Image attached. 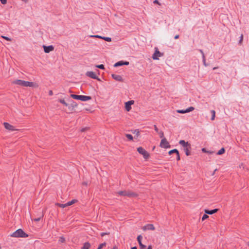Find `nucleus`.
<instances>
[{"instance_id":"f257e3e1","label":"nucleus","mask_w":249,"mask_h":249,"mask_svg":"<svg viewBox=\"0 0 249 249\" xmlns=\"http://www.w3.org/2000/svg\"><path fill=\"white\" fill-rule=\"evenodd\" d=\"M13 84L21 86L22 87H32L34 85V83L32 82L25 81L22 80L17 79L14 81Z\"/></svg>"},{"instance_id":"f03ea898","label":"nucleus","mask_w":249,"mask_h":249,"mask_svg":"<svg viewBox=\"0 0 249 249\" xmlns=\"http://www.w3.org/2000/svg\"><path fill=\"white\" fill-rule=\"evenodd\" d=\"M11 236L14 237L26 238L28 237V234L26 233L22 229H19L14 232Z\"/></svg>"},{"instance_id":"7ed1b4c3","label":"nucleus","mask_w":249,"mask_h":249,"mask_svg":"<svg viewBox=\"0 0 249 249\" xmlns=\"http://www.w3.org/2000/svg\"><path fill=\"white\" fill-rule=\"evenodd\" d=\"M71 97L74 99L81 100L82 101H87L91 99V97L89 96H86L82 95H76L71 94L70 95Z\"/></svg>"},{"instance_id":"20e7f679","label":"nucleus","mask_w":249,"mask_h":249,"mask_svg":"<svg viewBox=\"0 0 249 249\" xmlns=\"http://www.w3.org/2000/svg\"><path fill=\"white\" fill-rule=\"evenodd\" d=\"M137 151L142 155L145 159H147L149 157V153L142 147L137 148Z\"/></svg>"},{"instance_id":"39448f33","label":"nucleus","mask_w":249,"mask_h":249,"mask_svg":"<svg viewBox=\"0 0 249 249\" xmlns=\"http://www.w3.org/2000/svg\"><path fill=\"white\" fill-rule=\"evenodd\" d=\"M160 146L162 148H168L171 147L169 142L167 141V139L165 138H163L161 139Z\"/></svg>"},{"instance_id":"423d86ee","label":"nucleus","mask_w":249,"mask_h":249,"mask_svg":"<svg viewBox=\"0 0 249 249\" xmlns=\"http://www.w3.org/2000/svg\"><path fill=\"white\" fill-rule=\"evenodd\" d=\"M86 75L94 79L100 81V79L96 76L95 72L92 71H88L86 73Z\"/></svg>"},{"instance_id":"0eeeda50","label":"nucleus","mask_w":249,"mask_h":249,"mask_svg":"<svg viewBox=\"0 0 249 249\" xmlns=\"http://www.w3.org/2000/svg\"><path fill=\"white\" fill-rule=\"evenodd\" d=\"M195 109V108L193 107H190L186 109H178L177 110V112L181 114H184L186 113H188L191 111H193Z\"/></svg>"},{"instance_id":"6e6552de","label":"nucleus","mask_w":249,"mask_h":249,"mask_svg":"<svg viewBox=\"0 0 249 249\" xmlns=\"http://www.w3.org/2000/svg\"><path fill=\"white\" fill-rule=\"evenodd\" d=\"M156 50L155 51L154 53L152 55V58L154 60H158L159 59V57H160L162 55V53H161L158 49V48H156Z\"/></svg>"},{"instance_id":"1a4fd4ad","label":"nucleus","mask_w":249,"mask_h":249,"mask_svg":"<svg viewBox=\"0 0 249 249\" xmlns=\"http://www.w3.org/2000/svg\"><path fill=\"white\" fill-rule=\"evenodd\" d=\"M134 101L130 100L125 103V108L127 111H129L131 109V105H133Z\"/></svg>"},{"instance_id":"9d476101","label":"nucleus","mask_w":249,"mask_h":249,"mask_svg":"<svg viewBox=\"0 0 249 249\" xmlns=\"http://www.w3.org/2000/svg\"><path fill=\"white\" fill-rule=\"evenodd\" d=\"M142 229L143 231H145L147 230H152L153 231L155 230V227L153 224H148L143 226L142 228Z\"/></svg>"},{"instance_id":"9b49d317","label":"nucleus","mask_w":249,"mask_h":249,"mask_svg":"<svg viewBox=\"0 0 249 249\" xmlns=\"http://www.w3.org/2000/svg\"><path fill=\"white\" fill-rule=\"evenodd\" d=\"M43 48L45 53H49L50 52H52L54 50V47L53 45H50L48 46L43 45Z\"/></svg>"},{"instance_id":"f8f14e48","label":"nucleus","mask_w":249,"mask_h":249,"mask_svg":"<svg viewBox=\"0 0 249 249\" xmlns=\"http://www.w3.org/2000/svg\"><path fill=\"white\" fill-rule=\"evenodd\" d=\"M129 65V62L120 61L116 62V63H115V64L114 65V67H117L121 66L123 65Z\"/></svg>"},{"instance_id":"ddd939ff","label":"nucleus","mask_w":249,"mask_h":249,"mask_svg":"<svg viewBox=\"0 0 249 249\" xmlns=\"http://www.w3.org/2000/svg\"><path fill=\"white\" fill-rule=\"evenodd\" d=\"M3 125L4 126V127L7 130H9L10 131H14L16 130V129H15V127L14 126L11 125L10 124H9L8 123L4 122L3 123Z\"/></svg>"},{"instance_id":"4468645a","label":"nucleus","mask_w":249,"mask_h":249,"mask_svg":"<svg viewBox=\"0 0 249 249\" xmlns=\"http://www.w3.org/2000/svg\"><path fill=\"white\" fill-rule=\"evenodd\" d=\"M126 196L129 197H135L138 196V194L133 192L126 191Z\"/></svg>"},{"instance_id":"2eb2a0df","label":"nucleus","mask_w":249,"mask_h":249,"mask_svg":"<svg viewBox=\"0 0 249 249\" xmlns=\"http://www.w3.org/2000/svg\"><path fill=\"white\" fill-rule=\"evenodd\" d=\"M112 77L115 80L119 82H122L123 81V79L122 77L120 75H117L115 74H112L111 75Z\"/></svg>"},{"instance_id":"dca6fc26","label":"nucleus","mask_w":249,"mask_h":249,"mask_svg":"<svg viewBox=\"0 0 249 249\" xmlns=\"http://www.w3.org/2000/svg\"><path fill=\"white\" fill-rule=\"evenodd\" d=\"M179 144L182 146L184 148H185L189 146H190V143H189L188 142H185L184 140H180L179 141Z\"/></svg>"},{"instance_id":"f3484780","label":"nucleus","mask_w":249,"mask_h":249,"mask_svg":"<svg viewBox=\"0 0 249 249\" xmlns=\"http://www.w3.org/2000/svg\"><path fill=\"white\" fill-rule=\"evenodd\" d=\"M218 211V209H214L211 210H205V213L209 214H213L215 213H216Z\"/></svg>"},{"instance_id":"a211bd4d","label":"nucleus","mask_w":249,"mask_h":249,"mask_svg":"<svg viewBox=\"0 0 249 249\" xmlns=\"http://www.w3.org/2000/svg\"><path fill=\"white\" fill-rule=\"evenodd\" d=\"M191 149V145H190L189 147V146H188L183 148V150L185 152V154H186V156H189V155H191V153H190V150Z\"/></svg>"},{"instance_id":"6ab92c4d","label":"nucleus","mask_w":249,"mask_h":249,"mask_svg":"<svg viewBox=\"0 0 249 249\" xmlns=\"http://www.w3.org/2000/svg\"><path fill=\"white\" fill-rule=\"evenodd\" d=\"M90 246V244L89 242H87L84 244L83 247L81 248V249H89Z\"/></svg>"},{"instance_id":"aec40b11","label":"nucleus","mask_w":249,"mask_h":249,"mask_svg":"<svg viewBox=\"0 0 249 249\" xmlns=\"http://www.w3.org/2000/svg\"><path fill=\"white\" fill-rule=\"evenodd\" d=\"M77 107V104L75 102L72 101V103H71L70 106L69 107V108L71 107L72 109H73L75 107Z\"/></svg>"},{"instance_id":"412c9836","label":"nucleus","mask_w":249,"mask_h":249,"mask_svg":"<svg viewBox=\"0 0 249 249\" xmlns=\"http://www.w3.org/2000/svg\"><path fill=\"white\" fill-rule=\"evenodd\" d=\"M225 152V149L224 147L221 148L216 153L218 155H220L224 154Z\"/></svg>"},{"instance_id":"4be33fe9","label":"nucleus","mask_w":249,"mask_h":249,"mask_svg":"<svg viewBox=\"0 0 249 249\" xmlns=\"http://www.w3.org/2000/svg\"><path fill=\"white\" fill-rule=\"evenodd\" d=\"M201 150L203 153H208L209 154H212L214 153L213 151L207 150L205 148H202Z\"/></svg>"},{"instance_id":"5701e85b","label":"nucleus","mask_w":249,"mask_h":249,"mask_svg":"<svg viewBox=\"0 0 249 249\" xmlns=\"http://www.w3.org/2000/svg\"><path fill=\"white\" fill-rule=\"evenodd\" d=\"M178 152H179L178 151L177 149H172V150L169 151L168 152V154L170 155L172 154L173 153H176V154H178Z\"/></svg>"},{"instance_id":"b1692460","label":"nucleus","mask_w":249,"mask_h":249,"mask_svg":"<svg viewBox=\"0 0 249 249\" xmlns=\"http://www.w3.org/2000/svg\"><path fill=\"white\" fill-rule=\"evenodd\" d=\"M211 113L212 114L211 120L213 121L215 119V111L214 110H212L211 111Z\"/></svg>"},{"instance_id":"393cba45","label":"nucleus","mask_w":249,"mask_h":249,"mask_svg":"<svg viewBox=\"0 0 249 249\" xmlns=\"http://www.w3.org/2000/svg\"><path fill=\"white\" fill-rule=\"evenodd\" d=\"M59 102L62 104L63 105H64L66 107H68L69 105L65 101V100L64 99H59Z\"/></svg>"},{"instance_id":"a878e982","label":"nucleus","mask_w":249,"mask_h":249,"mask_svg":"<svg viewBox=\"0 0 249 249\" xmlns=\"http://www.w3.org/2000/svg\"><path fill=\"white\" fill-rule=\"evenodd\" d=\"M77 201V200L76 199H72V200L67 202V204L68 206H71L72 204L75 203Z\"/></svg>"},{"instance_id":"bb28decb","label":"nucleus","mask_w":249,"mask_h":249,"mask_svg":"<svg viewBox=\"0 0 249 249\" xmlns=\"http://www.w3.org/2000/svg\"><path fill=\"white\" fill-rule=\"evenodd\" d=\"M132 132L133 134H135L137 137L139 136L140 131H139V129H135L134 130H132Z\"/></svg>"},{"instance_id":"cd10ccee","label":"nucleus","mask_w":249,"mask_h":249,"mask_svg":"<svg viewBox=\"0 0 249 249\" xmlns=\"http://www.w3.org/2000/svg\"><path fill=\"white\" fill-rule=\"evenodd\" d=\"M56 205L61 208H65L68 206L67 203L65 204L57 203Z\"/></svg>"},{"instance_id":"c85d7f7f","label":"nucleus","mask_w":249,"mask_h":249,"mask_svg":"<svg viewBox=\"0 0 249 249\" xmlns=\"http://www.w3.org/2000/svg\"><path fill=\"white\" fill-rule=\"evenodd\" d=\"M126 191H122L118 192V194L120 196H126Z\"/></svg>"},{"instance_id":"c756f323","label":"nucleus","mask_w":249,"mask_h":249,"mask_svg":"<svg viewBox=\"0 0 249 249\" xmlns=\"http://www.w3.org/2000/svg\"><path fill=\"white\" fill-rule=\"evenodd\" d=\"M125 136L130 141L132 140L133 139V136L131 134H126Z\"/></svg>"},{"instance_id":"7c9ffc66","label":"nucleus","mask_w":249,"mask_h":249,"mask_svg":"<svg viewBox=\"0 0 249 249\" xmlns=\"http://www.w3.org/2000/svg\"><path fill=\"white\" fill-rule=\"evenodd\" d=\"M102 39H103L104 40L107 42H110L111 41V38L109 37L103 36V37H102Z\"/></svg>"},{"instance_id":"2f4dec72","label":"nucleus","mask_w":249,"mask_h":249,"mask_svg":"<svg viewBox=\"0 0 249 249\" xmlns=\"http://www.w3.org/2000/svg\"><path fill=\"white\" fill-rule=\"evenodd\" d=\"M142 236L141 235H139L138 236V237H137V241H138L139 244L140 243H142Z\"/></svg>"},{"instance_id":"473e14b6","label":"nucleus","mask_w":249,"mask_h":249,"mask_svg":"<svg viewBox=\"0 0 249 249\" xmlns=\"http://www.w3.org/2000/svg\"><path fill=\"white\" fill-rule=\"evenodd\" d=\"M43 217V214H41V216L39 217L36 218L34 219V220L35 221H39L40 220V219Z\"/></svg>"},{"instance_id":"72a5a7b5","label":"nucleus","mask_w":249,"mask_h":249,"mask_svg":"<svg viewBox=\"0 0 249 249\" xmlns=\"http://www.w3.org/2000/svg\"><path fill=\"white\" fill-rule=\"evenodd\" d=\"M106 243H102L99 246L97 249H102L104 247L106 246Z\"/></svg>"},{"instance_id":"f704fd0d","label":"nucleus","mask_w":249,"mask_h":249,"mask_svg":"<svg viewBox=\"0 0 249 249\" xmlns=\"http://www.w3.org/2000/svg\"><path fill=\"white\" fill-rule=\"evenodd\" d=\"M202 59H203V65L205 66V67H207L208 66V65L206 63V59H205V55H203V57H202Z\"/></svg>"},{"instance_id":"c9c22d12","label":"nucleus","mask_w":249,"mask_h":249,"mask_svg":"<svg viewBox=\"0 0 249 249\" xmlns=\"http://www.w3.org/2000/svg\"><path fill=\"white\" fill-rule=\"evenodd\" d=\"M59 242L60 243H64L65 242V239L64 237L61 236L59 239Z\"/></svg>"},{"instance_id":"e433bc0d","label":"nucleus","mask_w":249,"mask_h":249,"mask_svg":"<svg viewBox=\"0 0 249 249\" xmlns=\"http://www.w3.org/2000/svg\"><path fill=\"white\" fill-rule=\"evenodd\" d=\"M139 244L140 247V249H145L146 248V246L142 244V243H140Z\"/></svg>"},{"instance_id":"4c0bfd02","label":"nucleus","mask_w":249,"mask_h":249,"mask_svg":"<svg viewBox=\"0 0 249 249\" xmlns=\"http://www.w3.org/2000/svg\"><path fill=\"white\" fill-rule=\"evenodd\" d=\"M96 67L98 68H99L101 70H104L105 69V67H104V65H103V64H101V65H97L96 66Z\"/></svg>"},{"instance_id":"58836bf2","label":"nucleus","mask_w":249,"mask_h":249,"mask_svg":"<svg viewBox=\"0 0 249 249\" xmlns=\"http://www.w3.org/2000/svg\"><path fill=\"white\" fill-rule=\"evenodd\" d=\"M206 214H204L203 216L202 217V221H204L205 220V219H207L208 217H209V216L206 214Z\"/></svg>"},{"instance_id":"ea45409f","label":"nucleus","mask_w":249,"mask_h":249,"mask_svg":"<svg viewBox=\"0 0 249 249\" xmlns=\"http://www.w3.org/2000/svg\"><path fill=\"white\" fill-rule=\"evenodd\" d=\"M1 37H2L3 38L5 39V40H6L7 41H11V39L8 37L2 36Z\"/></svg>"},{"instance_id":"a19ab883","label":"nucleus","mask_w":249,"mask_h":249,"mask_svg":"<svg viewBox=\"0 0 249 249\" xmlns=\"http://www.w3.org/2000/svg\"><path fill=\"white\" fill-rule=\"evenodd\" d=\"M243 35H241V36L240 37V40L239 41V44H241L243 41Z\"/></svg>"},{"instance_id":"79ce46f5","label":"nucleus","mask_w":249,"mask_h":249,"mask_svg":"<svg viewBox=\"0 0 249 249\" xmlns=\"http://www.w3.org/2000/svg\"><path fill=\"white\" fill-rule=\"evenodd\" d=\"M160 138H162V139L164 138V133H163V132L162 131H160Z\"/></svg>"},{"instance_id":"37998d69","label":"nucleus","mask_w":249,"mask_h":249,"mask_svg":"<svg viewBox=\"0 0 249 249\" xmlns=\"http://www.w3.org/2000/svg\"><path fill=\"white\" fill-rule=\"evenodd\" d=\"M180 160V156H179V153L178 152V154H177V160L178 161V160Z\"/></svg>"},{"instance_id":"c03bdc74","label":"nucleus","mask_w":249,"mask_h":249,"mask_svg":"<svg viewBox=\"0 0 249 249\" xmlns=\"http://www.w3.org/2000/svg\"><path fill=\"white\" fill-rule=\"evenodd\" d=\"M0 1L3 4H5L7 3V0H0Z\"/></svg>"},{"instance_id":"a18cd8bd","label":"nucleus","mask_w":249,"mask_h":249,"mask_svg":"<svg viewBox=\"0 0 249 249\" xmlns=\"http://www.w3.org/2000/svg\"><path fill=\"white\" fill-rule=\"evenodd\" d=\"M153 3H155V4H158L159 5H160V3L159 2V1H158V0H155L154 1H153Z\"/></svg>"},{"instance_id":"49530a36","label":"nucleus","mask_w":249,"mask_h":249,"mask_svg":"<svg viewBox=\"0 0 249 249\" xmlns=\"http://www.w3.org/2000/svg\"><path fill=\"white\" fill-rule=\"evenodd\" d=\"M92 36V37H94L99 38H102V37H103V36H99V35Z\"/></svg>"},{"instance_id":"de8ad7c7","label":"nucleus","mask_w":249,"mask_h":249,"mask_svg":"<svg viewBox=\"0 0 249 249\" xmlns=\"http://www.w3.org/2000/svg\"><path fill=\"white\" fill-rule=\"evenodd\" d=\"M199 52L202 54V56L203 57V55H205L204 52L202 50L199 49Z\"/></svg>"},{"instance_id":"09e8293b","label":"nucleus","mask_w":249,"mask_h":249,"mask_svg":"<svg viewBox=\"0 0 249 249\" xmlns=\"http://www.w3.org/2000/svg\"><path fill=\"white\" fill-rule=\"evenodd\" d=\"M154 129L157 132H158L159 131V129L158 128V127H157V126L156 125H154Z\"/></svg>"},{"instance_id":"8fccbe9b","label":"nucleus","mask_w":249,"mask_h":249,"mask_svg":"<svg viewBox=\"0 0 249 249\" xmlns=\"http://www.w3.org/2000/svg\"><path fill=\"white\" fill-rule=\"evenodd\" d=\"M49 95L50 96H52V95H53V92L52 90H49Z\"/></svg>"},{"instance_id":"3c124183","label":"nucleus","mask_w":249,"mask_h":249,"mask_svg":"<svg viewBox=\"0 0 249 249\" xmlns=\"http://www.w3.org/2000/svg\"><path fill=\"white\" fill-rule=\"evenodd\" d=\"M88 129V128H87V127H85V128H82L81 129V131L82 132H84L85 131H86Z\"/></svg>"},{"instance_id":"603ef678","label":"nucleus","mask_w":249,"mask_h":249,"mask_svg":"<svg viewBox=\"0 0 249 249\" xmlns=\"http://www.w3.org/2000/svg\"><path fill=\"white\" fill-rule=\"evenodd\" d=\"M106 234H107V233H106V232H102L101 234V236L103 237V236H104V235H105Z\"/></svg>"},{"instance_id":"864d4df0","label":"nucleus","mask_w":249,"mask_h":249,"mask_svg":"<svg viewBox=\"0 0 249 249\" xmlns=\"http://www.w3.org/2000/svg\"><path fill=\"white\" fill-rule=\"evenodd\" d=\"M179 38V35H177L175 36L174 37V38L175 39H178Z\"/></svg>"},{"instance_id":"5fc2aeb1","label":"nucleus","mask_w":249,"mask_h":249,"mask_svg":"<svg viewBox=\"0 0 249 249\" xmlns=\"http://www.w3.org/2000/svg\"><path fill=\"white\" fill-rule=\"evenodd\" d=\"M147 249H152V246L151 245L149 246Z\"/></svg>"},{"instance_id":"6e6d98bb","label":"nucleus","mask_w":249,"mask_h":249,"mask_svg":"<svg viewBox=\"0 0 249 249\" xmlns=\"http://www.w3.org/2000/svg\"><path fill=\"white\" fill-rule=\"evenodd\" d=\"M21 0L24 1L25 3H27L28 2L29 0Z\"/></svg>"},{"instance_id":"4d7b16f0","label":"nucleus","mask_w":249,"mask_h":249,"mask_svg":"<svg viewBox=\"0 0 249 249\" xmlns=\"http://www.w3.org/2000/svg\"><path fill=\"white\" fill-rule=\"evenodd\" d=\"M131 249H137V248L136 247H133L131 248Z\"/></svg>"},{"instance_id":"13d9d810","label":"nucleus","mask_w":249,"mask_h":249,"mask_svg":"<svg viewBox=\"0 0 249 249\" xmlns=\"http://www.w3.org/2000/svg\"><path fill=\"white\" fill-rule=\"evenodd\" d=\"M216 69H217V67H214V68H213V70H216Z\"/></svg>"},{"instance_id":"bf43d9fd","label":"nucleus","mask_w":249,"mask_h":249,"mask_svg":"<svg viewBox=\"0 0 249 249\" xmlns=\"http://www.w3.org/2000/svg\"><path fill=\"white\" fill-rule=\"evenodd\" d=\"M247 245H248V246H249V241L248 242V243H247Z\"/></svg>"},{"instance_id":"052dcab7","label":"nucleus","mask_w":249,"mask_h":249,"mask_svg":"<svg viewBox=\"0 0 249 249\" xmlns=\"http://www.w3.org/2000/svg\"><path fill=\"white\" fill-rule=\"evenodd\" d=\"M216 171V169H215V170H214V172H215Z\"/></svg>"}]
</instances>
